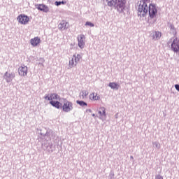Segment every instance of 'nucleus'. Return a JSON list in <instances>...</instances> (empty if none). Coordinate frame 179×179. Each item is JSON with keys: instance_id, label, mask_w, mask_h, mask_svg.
Returning a JSON list of instances; mask_svg holds the SVG:
<instances>
[{"instance_id": "obj_15", "label": "nucleus", "mask_w": 179, "mask_h": 179, "mask_svg": "<svg viewBox=\"0 0 179 179\" xmlns=\"http://www.w3.org/2000/svg\"><path fill=\"white\" fill-rule=\"evenodd\" d=\"M41 43V39L38 37H35L30 41V43L33 47H37L38 44Z\"/></svg>"}, {"instance_id": "obj_22", "label": "nucleus", "mask_w": 179, "mask_h": 179, "mask_svg": "<svg viewBox=\"0 0 179 179\" xmlns=\"http://www.w3.org/2000/svg\"><path fill=\"white\" fill-rule=\"evenodd\" d=\"M76 103H77V104L80 106V107H85V106H87V103H86L85 101L77 100Z\"/></svg>"}, {"instance_id": "obj_12", "label": "nucleus", "mask_w": 179, "mask_h": 179, "mask_svg": "<svg viewBox=\"0 0 179 179\" xmlns=\"http://www.w3.org/2000/svg\"><path fill=\"white\" fill-rule=\"evenodd\" d=\"M18 73L20 76H27V66H20L18 69Z\"/></svg>"}, {"instance_id": "obj_9", "label": "nucleus", "mask_w": 179, "mask_h": 179, "mask_svg": "<svg viewBox=\"0 0 179 179\" xmlns=\"http://www.w3.org/2000/svg\"><path fill=\"white\" fill-rule=\"evenodd\" d=\"M36 9L38 10H41V12H44V13H48L50 12V8H48V6L45 4H38L36 6Z\"/></svg>"}, {"instance_id": "obj_16", "label": "nucleus", "mask_w": 179, "mask_h": 179, "mask_svg": "<svg viewBox=\"0 0 179 179\" xmlns=\"http://www.w3.org/2000/svg\"><path fill=\"white\" fill-rule=\"evenodd\" d=\"M66 24H68V22H66V21H62L58 26L59 30H65L66 29H68Z\"/></svg>"}, {"instance_id": "obj_33", "label": "nucleus", "mask_w": 179, "mask_h": 179, "mask_svg": "<svg viewBox=\"0 0 179 179\" xmlns=\"http://www.w3.org/2000/svg\"><path fill=\"white\" fill-rule=\"evenodd\" d=\"M40 135H41V136H43L44 138L45 137V134H43L42 132L40 133Z\"/></svg>"}, {"instance_id": "obj_3", "label": "nucleus", "mask_w": 179, "mask_h": 179, "mask_svg": "<svg viewBox=\"0 0 179 179\" xmlns=\"http://www.w3.org/2000/svg\"><path fill=\"white\" fill-rule=\"evenodd\" d=\"M127 0H115V9H117L119 13H124L127 8Z\"/></svg>"}, {"instance_id": "obj_36", "label": "nucleus", "mask_w": 179, "mask_h": 179, "mask_svg": "<svg viewBox=\"0 0 179 179\" xmlns=\"http://www.w3.org/2000/svg\"><path fill=\"white\" fill-rule=\"evenodd\" d=\"M92 117H96V114L93 113L92 115Z\"/></svg>"}, {"instance_id": "obj_32", "label": "nucleus", "mask_w": 179, "mask_h": 179, "mask_svg": "<svg viewBox=\"0 0 179 179\" xmlns=\"http://www.w3.org/2000/svg\"><path fill=\"white\" fill-rule=\"evenodd\" d=\"M175 89L177 90V92H179V84L175 85Z\"/></svg>"}, {"instance_id": "obj_35", "label": "nucleus", "mask_w": 179, "mask_h": 179, "mask_svg": "<svg viewBox=\"0 0 179 179\" xmlns=\"http://www.w3.org/2000/svg\"><path fill=\"white\" fill-rule=\"evenodd\" d=\"M130 159H131V160H134V157L133 156H130Z\"/></svg>"}, {"instance_id": "obj_8", "label": "nucleus", "mask_w": 179, "mask_h": 179, "mask_svg": "<svg viewBox=\"0 0 179 179\" xmlns=\"http://www.w3.org/2000/svg\"><path fill=\"white\" fill-rule=\"evenodd\" d=\"M15 75L14 72L9 73H8V71H6L4 73L3 78L6 80L7 83H10V82H12V80H13V79H15Z\"/></svg>"}, {"instance_id": "obj_24", "label": "nucleus", "mask_w": 179, "mask_h": 179, "mask_svg": "<svg viewBox=\"0 0 179 179\" xmlns=\"http://www.w3.org/2000/svg\"><path fill=\"white\" fill-rule=\"evenodd\" d=\"M66 3V1H55V5L56 6H59L60 5H65Z\"/></svg>"}, {"instance_id": "obj_18", "label": "nucleus", "mask_w": 179, "mask_h": 179, "mask_svg": "<svg viewBox=\"0 0 179 179\" xmlns=\"http://www.w3.org/2000/svg\"><path fill=\"white\" fill-rule=\"evenodd\" d=\"M169 29L171 34H173V36H177V29H176V27H174L173 24H170Z\"/></svg>"}, {"instance_id": "obj_13", "label": "nucleus", "mask_w": 179, "mask_h": 179, "mask_svg": "<svg viewBox=\"0 0 179 179\" xmlns=\"http://www.w3.org/2000/svg\"><path fill=\"white\" fill-rule=\"evenodd\" d=\"M152 40L156 41L157 40H160V37H162V33L159 31H153L151 34Z\"/></svg>"}, {"instance_id": "obj_23", "label": "nucleus", "mask_w": 179, "mask_h": 179, "mask_svg": "<svg viewBox=\"0 0 179 179\" xmlns=\"http://www.w3.org/2000/svg\"><path fill=\"white\" fill-rule=\"evenodd\" d=\"M73 58L74 59V62L76 64H78V62H79V61L80 60V55L78 54L77 55H74L73 56Z\"/></svg>"}, {"instance_id": "obj_19", "label": "nucleus", "mask_w": 179, "mask_h": 179, "mask_svg": "<svg viewBox=\"0 0 179 179\" xmlns=\"http://www.w3.org/2000/svg\"><path fill=\"white\" fill-rule=\"evenodd\" d=\"M98 113L101 117H106V108L101 107L100 108L99 110L98 111Z\"/></svg>"}, {"instance_id": "obj_2", "label": "nucleus", "mask_w": 179, "mask_h": 179, "mask_svg": "<svg viewBox=\"0 0 179 179\" xmlns=\"http://www.w3.org/2000/svg\"><path fill=\"white\" fill-rule=\"evenodd\" d=\"M168 45L171 44V50L173 52H176V54L179 52V39L178 37H172L171 38L168 43Z\"/></svg>"}, {"instance_id": "obj_5", "label": "nucleus", "mask_w": 179, "mask_h": 179, "mask_svg": "<svg viewBox=\"0 0 179 179\" xmlns=\"http://www.w3.org/2000/svg\"><path fill=\"white\" fill-rule=\"evenodd\" d=\"M62 108L64 113H69L70 111H72V110H73V104L72 103V102L65 99L64 103L63 104V106L62 105Z\"/></svg>"}, {"instance_id": "obj_7", "label": "nucleus", "mask_w": 179, "mask_h": 179, "mask_svg": "<svg viewBox=\"0 0 179 179\" xmlns=\"http://www.w3.org/2000/svg\"><path fill=\"white\" fill-rule=\"evenodd\" d=\"M44 99L48 101H54V100H61V96L57 93H52L50 94H45Z\"/></svg>"}, {"instance_id": "obj_30", "label": "nucleus", "mask_w": 179, "mask_h": 179, "mask_svg": "<svg viewBox=\"0 0 179 179\" xmlns=\"http://www.w3.org/2000/svg\"><path fill=\"white\" fill-rule=\"evenodd\" d=\"M109 178H110V179H115V178H114V171H110V175H109Z\"/></svg>"}, {"instance_id": "obj_27", "label": "nucleus", "mask_w": 179, "mask_h": 179, "mask_svg": "<svg viewBox=\"0 0 179 179\" xmlns=\"http://www.w3.org/2000/svg\"><path fill=\"white\" fill-rule=\"evenodd\" d=\"M82 97L83 99H85V97H86L87 96V94H89V92L86 90L82 91Z\"/></svg>"}, {"instance_id": "obj_4", "label": "nucleus", "mask_w": 179, "mask_h": 179, "mask_svg": "<svg viewBox=\"0 0 179 179\" xmlns=\"http://www.w3.org/2000/svg\"><path fill=\"white\" fill-rule=\"evenodd\" d=\"M148 14L150 19H154L157 15L156 4L150 3L148 6Z\"/></svg>"}, {"instance_id": "obj_17", "label": "nucleus", "mask_w": 179, "mask_h": 179, "mask_svg": "<svg viewBox=\"0 0 179 179\" xmlns=\"http://www.w3.org/2000/svg\"><path fill=\"white\" fill-rule=\"evenodd\" d=\"M108 86L113 89V90H118L120 89V85L117 83H109Z\"/></svg>"}, {"instance_id": "obj_26", "label": "nucleus", "mask_w": 179, "mask_h": 179, "mask_svg": "<svg viewBox=\"0 0 179 179\" xmlns=\"http://www.w3.org/2000/svg\"><path fill=\"white\" fill-rule=\"evenodd\" d=\"M69 64L71 66H76V64H75V59L73 57L71 60L69 61Z\"/></svg>"}, {"instance_id": "obj_10", "label": "nucleus", "mask_w": 179, "mask_h": 179, "mask_svg": "<svg viewBox=\"0 0 179 179\" xmlns=\"http://www.w3.org/2000/svg\"><path fill=\"white\" fill-rule=\"evenodd\" d=\"M78 47L80 48H85V41L86 40V38L85 37V35L80 34L78 36Z\"/></svg>"}, {"instance_id": "obj_1", "label": "nucleus", "mask_w": 179, "mask_h": 179, "mask_svg": "<svg viewBox=\"0 0 179 179\" xmlns=\"http://www.w3.org/2000/svg\"><path fill=\"white\" fill-rule=\"evenodd\" d=\"M137 15L138 17H145L148 13V3H137Z\"/></svg>"}, {"instance_id": "obj_20", "label": "nucleus", "mask_w": 179, "mask_h": 179, "mask_svg": "<svg viewBox=\"0 0 179 179\" xmlns=\"http://www.w3.org/2000/svg\"><path fill=\"white\" fill-rule=\"evenodd\" d=\"M108 2V6L110 8H113V6L115 7V0H106Z\"/></svg>"}, {"instance_id": "obj_29", "label": "nucleus", "mask_w": 179, "mask_h": 179, "mask_svg": "<svg viewBox=\"0 0 179 179\" xmlns=\"http://www.w3.org/2000/svg\"><path fill=\"white\" fill-rule=\"evenodd\" d=\"M139 3H149V2H150V0H141L140 1H138Z\"/></svg>"}, {"instance_id": "obj_25", "label": "nucleus", "mask_w": 179, "mask_h": 179, "mask_svg": "<svg viewBox=\"0 0 179 179\" xmlns=\"http://www.w3.org/2000/svg\"><path fill=\"white\" fill-rule=\"evenodd\" d=\"M153 146H155L157 149H160V144L157 141L152 142Z\"/></svg>"}, {"instance_id": "obj_28", "label": "nucleus", "mask_w": 179, "mask_h": 179, "mask_svg": "<svg viewBox=\"0 0 179 179\" xmlns=\"http://www.w3.org/2000/svg\"><path fill=\"white\" fill-rule=\"evenodd\" d=\"M85 26H90V27H94V24L87 21L85 22Z\"/></svg>"}, {"instance_id": "obj_37", "label": "nucleus", "mask_w": 179, "mask_h": 179, "mask_svg": "<svg viewBox=\"0 0 179 179\" xmlns=\"http://www.w3.org/2000/svg\"><path fill=\"white\" fill-rule=\"evenodd\" d=\"M99 118H101V117H99Z\"/></svg>"}, {"instance_id": "obj_34", "label": "nucleus", "mask_w": 179, "mask_h": 179, "mask_svg": "<svg viewBox=\"0 0 179 179\" xmlns=\"http://www.w3.org/2000/svg\"><path fill=\"white\" fill-rule=\"evenodd\" d=\"M86 111L88 112V113H92V109H87Z\"/></svg>"}, {"instance_id": "obj_21", "label": "nucleus", "mask_w": 179, "mask_h": 179, "mask_svg": "<svg viewBox=\"0 0 179 179\" xmlns=\"http://www.w3.org/2000/svg\"><path fill=\"white\" fill-rule=\"evenodd\" d=\"M90 99H92V100H100V96H97V94L92 93L90 95Z\"/></svg>"}, {"instance_id": "obj_14", "label": "nucleus", "mask_w": 179, "mask_h": 179, "mask_svg": "<svg viewBox=\"0 0 179 179\" xmlns=\"http://www.w3.org/2000/svg\"><path fill=\"white\" fill-rule=\"evenodd\" d=\"M49 103L52 106V107H55V108H57L59 110V108H62V103L59 102V101H50Z\"/></svg>"}, {"instance_id": "obj_31", "label": "nucleus", "mask_w": 179, "mask_h": 179, "mask_svg": "<svg viewBox=\"0 0 179 179\" xmlns=\"http://www.w3.org/2000/svg\"><path fill=\"white\" fill-rule=\"evenodd\" d=\"M51 134H52V131H46V133H45V136H50Z\"/></svg>"}, {"instance_id": "obj_11", "label": "nucleus", "mask_w": 179, "mask_h": 179, "mask_svg": "<svg viewBox=\"0 0 179 179\" xmlns=\"http://www.w3.org/2000/svg\"><path fill=\"white\" fill-rule=\"evenodd\" d=\"M42 148L43 150H48V152H52V143H48V141H46L45 143L42 144Z\"/></svg>"}, {"instance_id": "obj_6", "label": "nucleus", "mask_w": 179, "mask_h": 179, "mask_svg": "<svg viewBox=\"0 0 179 179\" xmlns=\"http://www.w3.org/2000/svg\"><path fill=\"white\" fill-rule=\"evenodd\" d=\"M17 20H18V23H20V24H27L30 20V18L29 16L24 14H20L18 15Z\"/></svg>"}]
</instances>
